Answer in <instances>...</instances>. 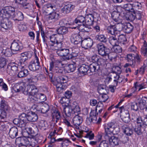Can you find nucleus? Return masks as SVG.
Wrapping results in <instances>:
<instances>
[{
  "mask_svg": "<svg viewBox=\"0 0 147 147\" xmlns=\"http://www.w3.org/2000/svg\"><path fill=\"white\" fill-rule=\"evenodd\" d=\"M81 114L76 115L73 119V122L77 129H79L78 126L82 123L83 121L82 117Z\"/></svg>",
  "mask_w": 147,
  "mask_h": 147,
  "instance_id": "2eb2a0df",
  "label": "nucleus"
},
{
  "mask_svg": "<svg viewBox=\"0 0 147 147\" xmlns=\"http://www.w3.org/2000/svg\"><path fill=\"white\" fill-rule=\"evenodd\" d=\"M68 81V78L67 76H58L56 79L55 82L57 83L62 84L66 83Z\"/></svg>",
  "mask_w": 147,
  "mask_h": 147,
  "instance_id": "c756f323",
  "label": "nucleus"
},
{
  "mask_svg": "<svg viewBox=\"0 0 147 147\" xmlns=\"http://www.w3.org/2000/svg\"><path fill=\"white\" fill-rule=\"evenodd\" d=\"M30 57L29 52H26L22 53L19 64L22 67H23L26 65V61L28 58H30Z\"/></svg>",
  "mask_w": 147,
  "mask_h": 147,
  "instance_id": "1a4fd4ad",
  "label": "nucleus"
},
{
  "mask_svg": "<svg viewBox=\"0 0 147 147\" xmlns=\"http://www.w3.org/2000/svg\"><path fill=\"white\" fill-rule=\"evenodd\" d=\"M24 94L28 96V100L30 102H32L34 100V98L35 96L34 95L32 94L27 92L25 91Z\"/></svg>",
  "mask_w": 147,
  "mask_h": 147,
  "instance_id": "09e8293b",
  "label": "nucleus"
},
{
  "mask_svg": "<svg viewBox=\"0 0 147 147\" xmlns=\"http://www.w3.org/2000/svg\"><path fill=\"white\" fill-rule=\"evenodd\" d=\"M52 116L53 120L55 121V119H56V123L60 121L61 120L60 113L57 110H55L53 111L52 113Z\"/></svg>",
  "mask_w": 147,
  "mask_h": 147,
  "instance_id": "cd10ccee",
  "label": "nucleus"
},
{
  "mask_svg": "<svg viewBox=\"0 0 147 147\" xmlns=\"http://www.w3.org/2000/svg\"><path fill=\"white\" fill-rule=\"evenodd\" d=\"M96 116H90V117L86 119V122H87V123L88 124L89 123H90L91 122H93V123H94L96 121Z\"/></svg>",
  "mask_w": 147,
  "mask_h": 147,
  "instance_id": "bf43d9fd",
  "label": "nucleus"
},
{
  "mask_svg": "<svg viewBox=\"0 0 147 147\" xmlns=\"http://www.w3.org/2000/svg\"><path fill=\"white\" fill-rule=\"evenodd\" d=\"M120 16L119 14L116 12V11H113L111 14V17L115 21L118 22L119 20V16Z\"/></svg>",
  "mask_w": 147,
  "mask_h": 147,
  "instance_id": "49530a36",
  "label": "nucleus"
},
{
  "mask_svg": "<svg viewBox=\"0 0 147 147\" xmlns=\"http://www.w3.org/2000/svg\"><path fill=\"white\" fill-rule=\"evenodd\" d=\"M116 9V12H117L120 15H121L122 13L124 14L123 11L124 10V9L121 7L120 6H117V7Z\"/></svg>",
  "mask_w": 147,
  "mask_h": 147,
  "instance_id": "338daca9",
  "label": "nucleus"
},
{
  "mask_svg": "<svg viewBox=\"0 0 147 147\" xmlns=\"http://www.w3.org/2000/svg\"><path fill=\"white\" fill-rule=\"evenodd\" d=\"M118 44H121L124 45L127 43V39L124 35H120L118 36Z\"/></svg>",
  "mask_w": 147,
  "mask_h": 147,
  "instance_id": "e433bc0d",
  "label": "nucleus"
},
{
  "mask_svg": "<svg viewBox=\"0 0 147 147\" xmlns=\"http://www.w3.org/2000/svg\"><path fill=\"white\" fill-rule=\"evenodd\" d=\"M109 135L108 136H105V138L106 140H109V143L112 145H117L118 144L119 140L117 137L114 136H111Z\"/></svg>",
  "mask_w": 147,
  "mask_h": 147,
  "instance_id": "412c9836",
  "label": "nucleus"
},
{
  "mask_svg": "<svg viewBox=\"0 0 147 147\" xmlns=\"http://www.w3.org/2000/svg\"><path fill=\"white\" fill-rule=\"evenodd\" d=\"M75 7V6L71 4H68L65 5L61 9L62 12L64 13H68L72 11Z\"/></svg>",
  "mask_w": 147,
  "mask_h": 147,
  "instance_id": "a878e982",
  "label": "nucleus"
},
{
  "mask_svg": "<svg viewBox=\"0 0 147 147\" xmlns=\"http://www.w3.org/2000/svg\"><path fill=\"white\" fill-rule=\"evenodd\" d=\"M131 125L136 134L138 135H141L142 134L143 131L142 129L141 124H135V123H133L131 124Z\"/></svg>",
  "mask_w": 147,
  "mask_h": 147,
  "instance_id": "aec40b11",
  "label": "nucleus"
},
{
  "mask_svg": "<svg viewBox=\"0 0 147 147\" xmlns=\"http://www.w3.org/2000/svg\"><path fill=\"white\" fill-rule=\"evenodd\" d=\"M94 137V134L92 133V131L87 133L85 136L86 138H88L89 140H92L93 139Z\"/></svg>",
  "mask_w": 147,
  "mask_h": 147,
  "instance_id": "774afa93",
  "label": "nucleus"
},
{
  "mask_svg": "<svg viewBox=\"0 0 147 147\" xmlns=\"http://www.w3.org/2000/svg\"><path fill=\"white\" fill-rule=\"evenodd\" d=\"M93 45V41L90 38H85L82 42L81 46L85 49L90 48Z\"/></svg>",
  "mask_w": 147,
  "mask_h": 147,
  "instance_id": "f8f14e48",
  "label": "nucleus"
},
{
  "mask_svg": "<svg viewBox=\"0 0 147 147\" xmlns=\"http://www.w3.org/2000/svg\"><path fill=\"white\" fill-rule=\"evenodd\" d=\"M109 144L106 141H102L99 144L98 146L97 147H108Z\"/></svg>",
  "mask_w": 147,
  "mask_h": 147,
  "instance_id": "0e129e2a",
  "label": "nucleus"
},
{
  "mask_svg": "<svg viewBox=\"0 0 147 147\" xmlns=\"http://www.w3.org/2000/svg\"><path fill=\"white\" fill-rule=\"evenodd\" d=\"M47 123L44 120L40 121L38 124L39 127L40 129H45Z\"/></svg>",
  "mask_w": 147,
  "mask_h": 147,
  "instance_id": "4d7b16f0",
  "label": "nucleus"
},
{
  "mask_svg": "<svg viewBox=\"0 0 147 147\" xmlns=\"http://www.w3.org/2000/svg\"><path fill=\"white\" fill-rule=\"evenodd\" d=\"M89 66L85 64H83L78 69L79 72L81 74L86 75L89 74Z\"/></svg>",
  "mask_w": 147,
  "mask_h": 147,
  "instance_id": "f3484780",
  "label": "nucleus"
},
{
  "mask_svg": "<svg viewBox=\"0 0 147 147\" xmlns=\"http://www.w3.org/2000/svg\"><path fill=\"white\" fill-rule=\"evenodd\" d=\"M15 9L11 6L7 7L5 9H2L0 11V16L4 18H12L14 14Z\"/></svg>",
  "mask_w": 147,
  "mask_h": 147,
  "instance_id": "39448f33",
  "label": "nucleus"
},
{
  "mask_svg": "<svg viewBox=\"0 0 147 147\" xmlns=\"http://www.w3.org/2000/svg\"><path fill=\"white\" fill-rule=\"evenodd\" d=\"M118 25L121 27L119 30H122L123 29L127 33H131L134 28V26L129 22L125 23L123 25L120 24Z\"/></svg>",
  "mask_w": 147,
  "mask_h": 147,
  "instance_id": "9d476101",
  "label": "nucleus"
},
{
  "mask_svg": "<svg viewBox=\"0 0 147 147\" xmlns=\"http://www.w3.org/2000/svg\"><path fill=\"white\" fill-rule=\"evenodd\" d=\"M14 124L17 125L18 126L22 128L25 125L24 122L20 120L19 118L14 119L13 121Z\"/></svg>",
  "mask_w": 147,
  "mask_h": 147,
  "instance_id": "f704fd0d",
  "label": "nucleus"
},
{
  "mask_svg": "<svg viewBox=\"0 0 147 147\" xmlns=\"http://www.w3.org/2000/svg\"><path fill=\"white\" fill-rule=\"evenodd\" d=\"M1 107L4 110H7L9 108L8 106L6 104L4 100H2L1 102Z\"/></svg>",
  "mask_w": 147,
  "mask_h": 147,
  "instance_id": "13d9d810",
  "label": "nucleus"
},
{
  "mask_svg": "<svg viewBox=\"0 0 147 147\" xmlns=\"http://www.w3.org/2000/svg\"><path fill=\"white\" fill-rule=\"evenodd\" d=\"M18 4L22 5L23 7H25L26 9L29 8V3L27 2V0H21Z\"/></svg>",
  "mask_w": 147,
  "mask_h": 147,
  "instance_id": "603ef678",
  "label": "nucleus"
},
{
  "mask_svg": "<svg viewBox=\"0 0 147 147\" xmlns=\"http://www.w3.org/2000/svg\"><path fill=\"white\" fill-rule=\"evenodd\" d=\"M6 116V113L5 110L0 109V120H4Z\"/></svg>",
  "mask_w": 147,
  "mask_h": 147,
  "instance_id": "5fc2aeb1",
  "label": "nucleus"
},
{
  "mask_svg": "<svg viewBox=\"0 0 147 147\" xmlns=\"http://www.w3.org/2000/svg\"><path fill=\"white\" fill-rule=\"evenodd\" d=\"M26 89L25 91L35 96L38 94V90L36 86L33 85H27L26 87Z\"/></svg>",
  "mask_w": 147,
  "mask_h": 147,
  "instance_id": "4468645a",
  "label": "nucleus"
},
{
  "mask_svg": "<svg viewBox=\"0 0 147 147\" xmlns=\"http://www.w3.org/2000/svg\"><path fill=\"white\" fill-rule=\"evenodd\" d=\"M22 144L24 145L28 144L30 143V139L27 138L26 137L23 138L21 139Z\"/></svg>",
  "mask_w": 147,
  "mask_h": 147,
  "instance_id": "e2e57ef3",
  "label": "nucleus"
},
{
  "mask_svg": "<svg viewBox=\"0 0 147 147\" xmlns=\"http://www.w3.org/2000/svg\"><path fill=\"white\" fill-rule=\"evenodd\" d=\"M114 124L112 122L109 123L105 126V136H108L111 135L113 131V128L114 127Z\"/></svg>",
  "mask_w": 147,
  "mask_h": 147,
  "instance_id": "dca6fc26",
  "label": "nucleus"
},
{
  "mask_svg": "<svg viewBox=\"0 0 147 147\" xmlns=\"http://www.w3.org/2000/svg\"><path fill=\"white\" fill-rule=\"evenodd\" d=\"M98 91L99 93L101 94H105V92L106 91L105 86L102 85L99 86L98 89Z\"/></svg>",
  "mask_w": 147,
  "mask_h": 147,
  "instance_id": "864d4df0",
  "label": "nucleus"
},
{
  "mask_svg": "<svg viewBox=\"0 0 147 147\" xmlns=\"http://www.w3.org/2000/svg\"><path fill=\"white\" fill-rule=\"evenodd\" d=\"M18 70V67L13 63L9 64L7 66V71L10 75H14Z\"/></svg>",
  "mask_w": 147,
  "mask_h": 147,
  "instance_id": "ddd939ff",
  "label": "nucleus"
},
{
  "mask_svg": "<svg viewBox=\"0 0 147 147\" xmlns=\"http://www.w3.org/2000/svg\"><path fill=\"white\" fill-rule=\"evenodd\" d=\"M116 25H111L107 27V31L109 34H111L113 35L117 34L116 33L117 30Z\"/></svg>",
  "mask_w": 147,
  "mask_h": 147,
  "instance_id": "c85d7f7f",
  "label": "nucleus"
},
{
  "mask_svg": "<svg viewBox=\"0 0 147 147\" xmlns=\"http://www.w3.org/2000/svg\"><path fill=\"white\" fill-rule=\"evenodd\" d=\"M141 51L144 56L147 57V43L145 40H144L143 47L141 48Z\"/></svg>",
  "mask_w": 147,
  "mask_h": 147,
  "instance_id": "79ce46f5",
  "label": "nucleus"
},
{
  "mask_svg": "<svg viewBox=\"0 0 147 147\" xmlns=\"http://www.w3.org/2000/svg\"><path fill=\"white\" fill-rule=\"evenodd\" d=\"M10 47L11 51L13 52L19 51L22 49L19 43L16 42L15 40L13 41Z\"/></svg>",
  "mask_w": 147,
  "mask_h": 147,
  "instance_id": "393cba45",
  "label": "nucleus"
},
{
  "mask_svg": "<svg viewBox=\"0 0 147 147\" xmlns=\"http://www.w3.org/2000/svg\"><path fill=\"white\" fill-rule=\"evenodd\" d=\"M26 115V119L29 121L34 122L36 121L38 119L37 115L33 112H29Z\"/></svg>",
  "mask_w": 147,
  "mask_h": 147,
  "instance_id": "6ab92c4d",
  "label": "nucleus"
},
{
  "mask_svg": "<svg viewBox=\"0 0 147 147\" xmlns=\"http://www.w3.org/2000/svg\"><path fill=\"white\" fill-rule=\"evenodd\" d=\"M56 85L57 90L58 92H63V91L65 88V86H64L61 84L57 83H56Z\"/></svg>",
  "mask_w": 147,
  "mask_h": 147,
  "instance_id": "6e6d98bb",
  "label": "nucleus"
},
{
  "mask_svg": "<svg viewBox=\"0 0 147 147\" xmlns=\"http://www.w3.org/2000/svg\"><path fill=\"white\" fill-rule=\"evenodd\" d=\"M37 80V77L33 75L27 79V81L29 83L36 82Z\"/></svg>",
  "mask_w": 147,
  "mask_h": 147,
  "instance_id": "3c124183",
  "label": "nucleus"
},
{
  "mask_svg": "<svg viewBox=\"0 0 147 147\" xmlns=\"http://www.w3.org/2000/svg\"><path fill=\"white\" fill-rule=\"evenodd\" d=\"M124 9L127 11H129L130 9H132V7L130 3H127L124 4L123 6Z\"/></svg>",
  "mask_w": 147,
  "mask_h": 147,
  "instance_id": "69168bd1",
  "label": "nucleus"
},
{
  "mask_svg": "<svg viewBox=\"0 0 147 147\" xmlns=\"http://www.w3.org/2000/svg\"><path fill=\"white\" fill-rule=\"evenodd\" d=\"M113 131H112V134H118L119 131V127L114 124V127L113 128Z\"/></svg>",
  "mask_w": 147,
  "mask_h": 147,
  "instance_id": "680f3d73",
  "label": "nucleus"
},
{
  "mask_svg": "<svg viewBox=\"0 0 147 147\" xmlns=\"http://www.w3.org/2000/svg\"><path fill=\"white\" fill-rule=\"evenodd\" d=\"M70 40L71 42L74 45H81L83 39L79 33H74L71 35Z\"/></svg>",
  "mask_w": 147,
  "mask_h": 147,
  "instance_id": "6e6552de",
  "label": "nucleus"
},
{
  "mask_svg": "<svg viewBox=\"0 0 147 147\" xmlns=\"http://www.w3.org/2000/svg\"><path fill=\"white\" fill-rule=\"evenodd\" d=\"M95 39L97 40H98L101 42L105 43L107 41V39L105 36L103 35H97Z\"/></svg>",
  "mask_w": 147,
  "mask_h": 147,
  "instance_id": "37998d69",
  "label": "nucleus"
},
{
  "mask_svg": "<svg viewBox=\"0 0 147 147\" xmlns=\"http://www.w3.org/2000/svg\"><path fill=\"white\" fill-rule=\"evenodd\" d=\"M85 18L86 17H84L82 16H79L75 19L74 22L76 24L80 23L83 25L85 20Z\"/></svg>",
  "mask_w": 147,
  "mask_h": 147,
  "instance_id": "58836bf2",
  "label": "nucleus"
},
{
  "mask_svg": "<svg viewBox=\"0 0 147 147\" xmlns=\"http://www.w3.org/2000/svg\"><path fill=\"white\" fill-rule=\"evenodd\" d=\"M135 55L133 54L130 53L127 55L126 59L129 63L134 64L135 62Z\"/></svg>",
  "mask_w": 147,
  "mask_h": 147,
  "instance_id": "473e14b6",
  "label": "nucleus"
},
{
  "mask_svg": "<svg viewBox=\"0 0 147 147\" xmlns=\"http://www.w3.org/2000/svg\"><path fill=\"white\" fill-rule=\"evenodd\" d=\"M49 20L54 19L55 21L59 19L60 16L59 13L55 12H53L49 14Z\"/></svg>",
  "mask_w": 147,
  "mask_h": 147,
  "instance_id": "72a5a7b5",
  "label": "nucleus"
},
{
  "mask_svg": "<svg viewBox=\"0 0 147 147\" xmlns=\"http://www.w3.org/2000/svg\"><path fill=\"white\" fill-rule=\"evenodd\" d=\"M12 19L14 21H21L24 19V15L22 13L19 11H16L14 12L13 16Z\"/></svg>",
  "mask_w": 147,
  "mask_h": 147,
  "instance_id": "4be33fe9",
  "label": "nucleus"
},
{
  "mask_svg": "<svg viewBox=\"0 0 147 147\" xmlns=\"http://www.w3.org/2000/svg\"><path fill=\"white\" fill-rule=\"evenodd\" d=\"M28 138L30 139V145L32 146H34L37 144L36 138H35V135H32V136H28Z\"/></svg>",
  "mask_w": 147,
  "mask_h": 147,
  "instance_id": "ea45409f",
  "label": "nucleus"
},
{
  "mask_svg": "<svg viewBox=\"0 0 147 147\" xmlns=\"http://www.w3.org/2000/svg\"><path fill=\"white\" fill-rule=\"evenodd\" d=\"M119 108L120 110V113L123 112L121 115V119L125 123H128L130 121L128 110L127 109L124 108L123 106Z\"/></svg>",
  "mask_w": 147,
  "mask_h": 147,
  "instance_id": "423d86ee",
  "label": "nucleus"
},
{
  "mask_svg": "<svg viewBox=\"0 0 147 147\" xmlns=\"http://www.w3.org/2000/svg\"><path fill=\"white\" fill-rule=\"evenodd\" d=\"M53 71L57 74H62L63 72V68L59 67L57 66H55L53 68Z\"/></svg>",
  "mask_w": 147,
  "mask_h": 147,
  "instance_id": "8fccbe9b",
  "label": "nucleus"
},
{
  "mask_svg": "<svg viewBox=\"0 0 147 147\" xmlns=\"http://www.w3.org/2000/svg\"><path fill=\"white\" fill-rule=\"evenodd\" d=\"M26 88L23 87L18 84H16L13 87V89L16 92H19L22 91L24 93L25 91Z\"/></svg>",
  "mask_w": 147,
  "mask_h": 147,
  "instance_id": "2f4dec72",
  "label": "nucleus"
},
{
  "mask_svg": "<svg viewBox=\"0 0 147 147\" xmlns=\"http://www.w3.org/2000/svg\"><path fill=\"white\" fill-rule=\"evenodd\" d=\"M122 129L124 132L127 136H130L132 134V130L129 127L123 126Z\"/></svg>",
  "mask_w": 147,
  "mask_h": 147,
  "instance_id": "a19ab883",
  "label": "nucleus"
},
{
  "mask_svg": "<svg viewBox=\"0 0 147 147\" xmlns=\"http://www.w3.org/2000/svg\"><path fill=\"white\" fill-rule=\"evenodd\" d=\"M111 49L113 51L116 53H121L122 50V48L118 45L113 46Z\"/></svg>",
  "mask_w": 147,
  "mask_h": 147,
  "instance_id": "a18cd8bd",
  "label": "nucleus"
},
{
  "mask_svg": "<svg viewBox=\"0 0 147 147\" xmlns=\"http://www.w3.org/2000/svg\"><path fill=\"white\" fill-rule=\"evenodd\" d=\"M76 51L75 53L72 52L73 54L70 53L68 49H62L59 50L57 52V54L59 56L63 57L65 60H69L73 57H75L79 53V49H76Z\"/></svg>",
  "mask_w": 147,
  "mask_h": 147,
  "instance_id": "f03ea898",
  "label": "nucleus"
},
{
  "mask_svg": "<svg viewBox=\"0 0 147 147\" xmlns=\"http://www.w3.org/2000/svg\"><path fill=\"white\" fill-rule=\"evenodd\" d=\"M89 68L88 71L89 72V74L91 73L96 72L100 70L99 66L95 63L90 64L89 66Z\"/></svg>",
  "mask_w": 147,
  "mask_h": 147,
  "instance_id": "b1692460",
  "label": "nucleus"
},
{
  "mask_svg": "<svg viewBox=\"0 0 147 147\" xmlns=\"http://www.w3.org/2000/svg\"><path fill=\"white\" fill-rule=\"evenodd\" d=\"M39 62L38 57H36L35 61H32L28 66L29 69L33 71L38 70L40 68Z\"/></svg>",
  "mask_w": 147,
  "mask_h": 147,
  "instance_id": "9b49d317",
  "label": "nucleus"
},
{
  "mask_svg": "<svg viewBox=\"0 0 147 147\" xmlns=\"http://www.w3.org/2000/svg\"><path fill=\"white\" fill-rule=\"evenodd\" d=\"M35 98L39 101L43 102L46 99V96L43 94L38 93L35 96Z\"/></svg>",
  "mask_w": 147,
  "mask_h": 147,
  "instance_id": "4c0bfd02",
  "label": "nucleus"
},
{
  "mask_svg": "<svg viewBox=\"0 0 147 147\" xmlns=\"http://www.w3.org/2000/svg\"><path fill=\"white\" fill-rule=\"evenodd\" d=\"M28 74V70L24 69L23 70L20 71L18 75V77L21 78L24 77L26 76Z\"/></svg>",
  "mask_w": 147,
  "mask_h": 147,
  "instance_id": "c03bdc74",
  "label": "nucleus"
},
{
  "mask_svg": "<svg viewBox=\"0 0 147 147\" xmlns=\"http://www.w3.org/2000/svg\"><path fill=\"white\" fill-rule=\"evenodd\" d=\"M63 111L66 115L69 117L72 116L73 114H80L79 113L80 112V109L78 104L74 102L71 105L64 107Z\"/></svg>",
  "mask_w": 147,
  "mask_h": 147,
  "instance_id": "f257e3e1",
  "label": "nucleus"
},
{
  "mask_svg": "<svg viewBox=\"0 0 147 147\" xmlns=\"http://www.w3.org/2000/svg\"><path fill=\"white\" fill-rule=\"evenodd\" d=\"M7 60L6 58L2 57H0V69L4 68L6 66Z\"/></svg>",
  "mask_w": 147,
  "mask_h": 147,
  "instance_id": "de8ad7c7",
  "label": "nucleus"
},
{
  "mask_svg": "<svg viewBox=\"0 0 147 147\" xmlns=\"http://www.w3.org/2000/svg\"><path fill=\"white\" fill-rule=\"evenodd\" d=\"M63 39V35L57 36L53 35L50 37L51 41L53 44L50 45L51 46L57 47L58 49L60 48L63 46L62 42Z\"/></svg>",
  "mask_w": 147,
  "mask_h": 147,
  "instance_id": "7ed1b4c3",
  "label": "nucleus"
},
{
  "mask_svg": "<svg viewBox=\"0 0 147 147\" xmlns=\"http://www.w3.org/2000/svg\"><path fill=\"white\" fill-rule=\"evenodd\" d=\"M67 69L68 72H73L75 70L76 67L74 65L70 64L68 65Z\"/></svg>",
  "mask_w": 147,
  "mask_h": 147,
  "instance_id": "052dcab7",
  "label": "nucleus"
},
{
  "mask_svg": "<svg viewBox=\"0 0 147 147\" xmlns=\"http://www.w3.org/2000/svg\"><path fill=\"white\" fill-rule=\"evenodd\" d=\"M94 21V17L92 14L88 15L86 16L85 20L83 25L91 26L93 24Z\"/></svg>",
  "mask_w": 147,
  "mask_h": 147,
  "instance_id": "5701e85b",
  "label": "nucleus"
},
{
  "mask_svg": "<svg viewBox=\"0 0 147 147\" xmlns=\"http://www.w3.org/2000/svg\"><path fill=\"white\" fill-rule=\"evenodd\" d=\"M9 136L11 138H14L18 134V129L17 128L13 127L10 129L9 133Z\"/></svg>",
  "mask_w": 147,
  "mask_h": 147,
  "instance_id": "bb28decb",
  "label": "nucleus"
},
{
  "mask_svg": "<svg viewBox=\"0 0 147 147\" xmlns=\"http://www.w3.org/2000/svg\"><path fill=\"white\" fill-rule=\"evenodd\" d=\"M109 41L112 46L119 45L118 36H116V35L110 36L109 38Z\"/></svg>",
  "mask_w": 147,
  "mask_h": 147,
  "instance_id": "7c9ffc66",
  "label": "nucleus"
},
{
  "mask_svg": "<svg viewBox=\"0 0 147 147\" xmlns=\"http://www.w3.org/2000/svg\"><path fill=\"white\" fill-rule=\"evenodd\" d=\"M97 47L98 49V51L99 55L102 56H108L109 58L111 59L115 58L114 57H110L111 54L109 55V49L105 46L104 45L98 44L97 45Z\"/></svg>",
  "mask_w": 147,
  "mask_h": 147,
  "instance_id": "20e7f679",
  "label": "nucleus"
},
{
  "mask_svg": "<svg viewBox=\"0 0 147 147\" xmlns=\"http://www.w3.org/2000/svg\"><path fill=\"white\" fill-rule=\"evenodd\" d=\"M59 34L63 35L67 33L68 31V28L65 26H61L56 30Z\"/></svg>",
  "mask_w": 147,
  "mask_h": 147,
  "instance_id": "c9c22d12",
  "label": "nucleus"
},
{
  "mask_svg": "<svg viewBox=\"0 0 147 147\" xmlns=\"http://www.w3.org/2000/svg\"><path fill=\"white\" fill-rule=\"evenodd\" d=\"M8 18L0 16V25L2 28L5 30H7L11 27L12 23L10 21H9Z\"/></svg>",
  "mask_w": 147,
  "mask_h": 147,
  "instance_id": "0eeeda50",
  "label": "nucleus"
},
{
  "mask_svg": "<svg viewBox=\"0 0 147 147\" xmlns=\"http://www.w3.org/2000/svg\"><path fill=\"white\" fill-rule=\"evenodd\" d=\"M0 53L2 56L9 57L11 56L12 52L11 49L3 47L0 49Z\"/></svg>",
  "mask_w": 147,
  "mask_h": 147,
  "instance_id": "a211bd4d",
  "label": "nucleus"
}]
</instances>
